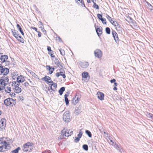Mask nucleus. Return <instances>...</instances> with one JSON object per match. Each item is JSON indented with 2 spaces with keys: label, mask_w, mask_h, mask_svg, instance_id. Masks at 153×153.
Returning a JSON list of instances; mask_svg holds the SVG:
<instances>
[{
  "label": "nucleus",
  "mask_w": 153,
  "mask_h": 153,
  "mask_svg": "<svg viewBox=\"0 0 153 153\" xmlns=\"http://www.w3.org/2000/svg\"><path fill=\"white\" fill-rule=\"evenodd\" d=\"M105 31L108 34H110L111 33V30L109 27H107L105 28Z\"/></svg>",
  "instance_id": "nucleus-35"
},
{
  "label": "nucleus",
  "mask_w": 153,
  "mask_h": 153,
  "mask_svg": "<svg viewBox=\"0 0 153 153\" xmlns=\"http://www.w3.org/2000/svg\"><path fill=\"white\" fill-rule=\"evenodd\" d=\"M81 108L82 106L81 105H79L78 107H76L75 111V114L76 115H78L82 112Z\"/></svg>",
  "instance_id": "nucleus-20"
},
{
  "label": "nucleus",
  "mask_w": 153,
  "mask_h": 153,
  "mask_svg": "<svg viewBox=\"0 0 153 153\" xmlns=\"http://www.w3.org/2000/svg\"><path fill=\"white\" fill-rule=\"evenodd\" d=\"M75 2L78 5H81L82 7H85L86 9H88L85 6L84 1L83 0H75Z\"/></svg>",
  "instance_id": "nucleus-13"
},
{
  "label": "nucleus",
  "mask_w": 153,
  "mask_h": 153,
  "mask_svg": "<svg viewBox=\"0 0 153 153\" xmlns=\"http://www.w3.org/2000/svg\"><path fill=\"white\" fill-rule=\"evenodd\" d=\"M47 50L48 52L51 51V47L50 46H48Z\"/></svg>",
  "instance_id": "nucleus-55"
},
{
  "label": "nucleus",
  "mask_w": 153,
  "mask_h": 153,
  "mask_svg": "<svg viewBox=\"0 0 153 153\" xmlns=\"http://www.w3.org/2000/svg\"><path fill=\"white\" fill-rule=\"evenodd\" d=\"M48 76H45L44 77L42 78V80L45 82L47 84L49 82L48 78Z\"/></svg>",
  "instance_id": "nucleus-34"
},
{
  "label": "nucleus",
  "mask_w": 153,
  "mask_h": 153,
  "mask_svg": "<svg viewBox=\"0 0 153 153\" xmlns=\"http://www.w3.org/2000/svg\"><path fill=\"white\" fill-rule=\"evenodd\" d=\"M19 85L20 83H17L15 84V85H14V86L15 87V88H17V87H19Z\"/></svg>",
  "instance_id": "nucleus-62"
},
{
  "label": "nucleus",
  "mask_w": 153,
  "mask_h": 153,
  "mask_svg": "<svg viewBox=\"0 0 153 153\" xmlns=\"http://www.w3.org/2000/svg\"><path fill=\"white\" fill-rule=\"evenodd\" d=\"M6 124V120L5 118H2L0 121V128L1 129H5Z\"/></svg>",
  "instance_id": "nucleus-7"
},
{
  "label": "nucleus",
  "mask_w": 153,
  "mask_h": 153,
  "mask_svg": "<svg viewBox=\"0 0 153 153\" xmlns=\"http://www.w3.org/2000/svg\"><path fill=\"white\" fill-rule=\"evenodd\" d=\"M49 85L50 86L49 87H50V89L52 91H56V89H53L52 88V86H51V84H49Z\"/></svg>",
  "instance_id": "nucleus-47"
},
{
  "label": "nucleus",
  "mask_w": 153,
  "mask_h": 153,
  "mask_svg": "<svg viewBox=\"0 0 153 153\" xmlns=\"http://www.w3.org/2000/svg\"><path fill=\"white\" fill-rule=\"evenodd\" d=\"M10 95L12 97H15L16 94L14 93L11 92L10 93Z\"/></svg>",
  "instance_id": "nucleus-50"
},
{
  "label": "nucleus",
  "mask_w": 153,
  "mask_h": 153,
  "mask_svg": "<svg viewBox=\"0 0 153 153\" xmlns=\"http://www.w3.org/2000/svg\"><path fill=\"white\" fill-rule=\"evenodd\" d=\"M31 29H33V30H35L36 32H38V31L37 30V29L36 27H32V26L31 27Z\"/></svg>",
  "instance_id": "nucleus-53"
},
{
  "label": "nucleus",
  "mask_w": 153,
  "mask_h": 153,
  "mask_svg": "<svg viewBox=\"0 0 153 153\" xmlns=\"http://www.w3.org/2000/svg\"><path fill=\"white\" fill-rule=\"evenodd\" d=\"M106 17L109 21L110 23L113 25L116 23V21H113L112 18L108 15L107 14Z\"/></svg>",
  "instance_id": "nucleus-25"
},
{
  "label": "nucleus",
  "mask_w": 153,
  "mask_h": 153,
  "mask_svg": "<svg viewBox=\"0 0 153 153\" xmlns=\"http://www.w3.org/2000/svg\"><path fill=\"white\" fill-rule=\"evenodd\" d=\"M53 83H54V82H53L51 80L50 81H49L48 83H47V84H53Z\"/></svg>",
  "instance_id": "nucleus-56"
},
{
  "label": "nucleus",
  "mask_w": 153,
  "mask_h": 153,
  "mask_svg": "<svg viewBox=\"0 0 153 153\" xmlns=\"http://www.w3.org/2000/svg\"><path fill=\"white\" fill-rule=\"evenodd\" d=\"M4 148L5 149L6 151L10 149V145H6L4 146Z\"/></svg>",
  "instance_id": "nucleus-40"
},
{
  "label": "nucleus",
  "mask_w": 153,
  "mask_h": 153,
  "mask_svg": "<svg viewBox=\"0 0 153 153\" xmlns=\"http://www.w3.org/2000/svg\"><path fill=\"white\" fill-rule=\"evenodd\" d=\"M47 69L49 71V74H50L53 73L55 70V68L52 67L50 65H48L46 66Z\"/></svg>",
  "instance_id": "nucleus-21"
},
{
  "label": "nucleus",
  "mask_w": 153,
  "mask_h": 153,
  "mask_svg": "<svg viewBox=\"0 0 153 153\" xmlns=\"http://www.w3.org/2000/svg\"><path fill=\"white\" fill-rule=\"evenodd\" d=\"M6 88L8 90L9 92H8L6 90H5L4 91L5 92L9 93H10V92L11 91V88L10 87H7Z\"/></svg>",
  "instance_id": "nucleus-41"
},
{
  "label": "nucleus",
  "mask_w": 153,
  "mask_h": 153,
  "mask_svg": "<svg viewBox=\"0 0 153 153\" xmlns=\"http://www.w3.org/2000/svg\"><path fill=\"white\" fill-rule=\"evenodd\" d=\"M112 35L113 37L114 38V39L116 43H118L119 39L118 36V34L114 30H113L112 31Z\"/></svg>",
  "instance_id": "nucleus-8"
},
{
  "label": "nucleus",
  "mask_w": 153,
  "mask_h": 153,
  "mask_svg": "<svg viewBox=\"0 0 153 153\" xmlns=\"http://www.w3.org/2000/svg\"><path fill=\"white\" fill-rule=\"evenodd\" d=\"M102 27L96 28V31L98 36L99 37H100L102 33Z\"/></svg>",
  "instance_id": "nucleus-19"
},
{
  "label": "nucleus",
  "mask_w": 153,
  "mask_h": 153,
  "mask_svg": "<svg viewBox=\"0 0 153 153\" xmlns=\"http://www.w3.org/2000/svg\"><path fill=\"white\" fill-rule=\"evenodd\" d=\"M45 152V153H51V152L50 151V150H48L47 151H44Z\"/></svg>",
  "instance_id": "nucleus-64"
},
{
  "label": "nucleus",
  "mask_w": 153,
  "mask_h": 153,
  "mask_svg": "<svg viewBox=\"0 0 153 153\" xmlns=\"http://www.w3.org/2000/svg\"><path fill=\"white\" fill-rule=\"evenodd\" d=\"M16 27L17 29L21 33L22 35V36H24V32L20 25L19 24H17L16 25Z\"/></svg>",
  "instance_id": "nucleus-26"
},
{
  "label": "nucleus",
  "mask_w": 153,
  "mask_h": 153,
  "mask_svg": "<svg viewBox=\"0 0 153 153\" xmlns=\"http://www.w3.org/2000/svg\"><path fill=\"white\" fill-rule=\"evenodd\" d=\"M79 97H77L76 99V97H73L72 100V103L73 104L75 105L79 101Z\"/></svg>",
  "instance_id": "nucleus-27"
},
{
  "label": "nucleus",
  "mask_w": 153,
  "mask_h": 153,
  "mask_svg": "<svg viewBox=\"0 0 153 153\" xmlns=\"http://www.w3.org/2000/svg\"><path fill=\"white\" fill-rule=\"evenodd\" d=\"M85 133L90 138L92 137V134L91 132L89 130H86Z\"/></svg>",
  "instance_id": "nucleus-33"
},
{
  "label": "nucleus",
  "mask_w": 153,
  "mask_h": 153,
  "mask_svg": "<svg viewBox=\"0 0 153 153\" xmlns=\"http://www.w3.org/2000/svg\"><path fill=\"white\" fill-rule=\"evenodd\" d=\"M24 85L26 87L27 86L29 85V83L27 82H25L24 84Z\"/></svg>",
  "instance_id": "nucleus-59"
},
{
  "label": "nucleus",
  "mask_w": 153,
  "mask_h": 153,
  "mask_svg": "<svg viewBox=\"0 0 153 153\" xmlns=\"http://www.w3.org/2000/svg\"><path fill=\"white\" fill-rule=\"evenodd\" d=\"M93 7L97 10L99 9V6L95 2L93 3Z\"/></svg>",
  "instance_id": "nucleus-39"
},
{
  "label": "nucleus",
  "mask_w": 153,
  "mask_h": 153,
  "mask_svg": "<svg viewBox=\"0 0 153 153\" xmlns=\"http://www.w3.org/2000/svg\"><path fill=\"white\" fill-rule=\"evenodd\" d=\"M59 51L60 52V53L61 54L62 56H64L65 55V52L64 50L60 48V49H59Z\"/></svg>",
  "instance_id": "nucleus-38"
},
{
  "label": "nucleus",
  "mask_w": 153,
  "mask_h": 153,
  "mask_svg": "<svg viewBox=\"0 0 153 153\" xmlns=\"http://www.w3.org/2000/svg\"><path fill=\"white\" fill-rule=\"evenodd\" d=\"M70 94V91H67L64 95V100L65 102L66 105H68L69 104V100L68 98V97L69 96Z\"/></svg>",
  "instance_id": "nucleus-14"
},
{
  "label": "nucleus",
  "mask_w": 153,
  "mask_h": 153,
  "mask_svg": "<svg viewBox=\"0 0 153 153\" xmlns=\"http://www.w3.org/2000/svg\"><path fill=\"white\" fill-rule=\"evenodd\" d=\"M25 80V79L24 78L23 75H21L17 78V81L18 83H22L24 82Z\"/></svg>",
  "instance_id": "nucleus-15"
},
{
  "label": "nucleus",
  "mask_w": 153,
  "mask_h": 153,
  "mask_svg": "<svg viewBox=\"0 0 153 153\" xmlns=\"http://www.w3.org/2000/svg\"><path fill=\"white\" fill-rule=\"evenodd\" d=\"M112 145L114 146V147L116 149L117 148V147L118 146L117 144H116V143H114L113 144H112Z\"/></svg>",
  "instance_id": "nucleus-54"
},
{
  "label": "nucleus",
  "mask_w": 153,
  "mask_h": 153,
  "mask_svg": "<svg viewBox=\"0 0 153 153\" xmlns=\"http://www.w3.org/2000/svg\"><path fill=\"white\" fill-rule=\"evenodd\" d=\"M102 21V23L104 24H106L107 23L106 21V19L104 18H103L101 20Z\"/></svg>",
  "instance_id": "nucleus-44"
},
{
  "label": "nucleus",
  "mask_w": 153,
  "mask_h": 153,
  "mask_svg": "<svg viewBox=\"0 0 153 153\" xmlns=\"http://www.w3.org/2000/svg\"><path fill=\"white\" fill-rule=\"evenodd\" d=\"M9 99L10 97H9L5 99L4 101V104L7 106H13V103Z\"/></svg>",
  "instance_id": "nucleus-12"
},
{
  "label": "nucleus",
  "mask_w": 153,
  "mask_h": 153,
  "mask_svg": "<svg viewBox=\"0 0 153 153\" xmlns=\"http://www.w3.org/2000/svg\"><path fill=\"white\" fill-rule=\"evenodd\" d=\"M83 149L86 151H87L88 150V146L87 144H84L82 146Z\"/></svg>",
  "instance_id": "nucleus-36"
},
{
  "label": "nucleus",
  "mask_w": 153,
  "mask_h": 153,
  "mask_svg": "<svg viewBox=\"0 0 153 153\" xmlns=\"http://www.w3.org/2000/svg\"><path fill=\"white\" fill-rule=\"evenodd\" d=\"M82 75L83 78L86 79H88V80L90 79V76L88 72L84 71L82 73Z\"/></svg>",
  "instance_id": "nucleus-16"
},
{
  "label": "nucleus",
  "mask_w": 153,
  "mask_h": 153,
  "mask_svg": "<svg viewBox=\"0 0 153 153\" xmlns=\"http://www.w3.org/2000/svg\"><path fill=\"white\" fill-rule=\"evenodd\" d=\"M145 2L148 5L147 8L153 13V6L147 1L145 0Z\"/></svg>",
  "instance_id": "nucleus-24"
},
{
  "label": "nucleus",
  "mask_w": 153,
  "mask_h": 153,
  "mask_svg": "<svg viewBox=\"0 0 153 153\" xmlns=\"http://www.w3.org/2000/svg\"><path fill=\"white\" fill-rule=\"evenodd\" d=\"M80 65L81 67L83 68H86L89 65V64L88 62H81Z\"/></svg>",
  "instance_id": "nucleus-23"
},
{
  "label": "nucleus",
  "mask_w": 153,
  "mask_h": 153,
  "mask_svg": "<svg viewBox=\"0 0 153 153\" xmlns=\"http://www.w3.org/2000/svg\"><path fill=\"white\" fill-rule=\"evenodd\" d=\"M82 134V131L81 129L80 130L79 134H77V137H75V139L74 140V141L75 143H77L79 141L80 139L81 138Z\"/></svg>",
  "instance_id": "nucleus-10"
},
{
  "label": "nucleus",
  "mask_w": 153,
  "mask_h": 153,
  "mask_svg": "<svg viewBox=\"0 0 153 153\" xmlns=\"http://www.w3.org/2000/svg\"><path fill=\"white\" fill-rule=\"evenodd\" d=\"M65 90V87H61L58 91V92L60 95H62L63 92Z\"/></svg>",
  "instance_id": "nucleus-28"
},
{
  "label": "nucleus",
  "mask_w": 153,
  "mask_h": 153,
  "mask_svg": "<svg viewBox=\"0 0 153 153\" xmlns=\"http://www.w3.org/2000/svg\"><path fill=\"white\" fill-rule=\"evenodd\" d=\"M33 144L32 143H30L29 142L25 143L24 144L23 147L24 148L23 150L24 152H30L32 148H30V146Z\"/></svg>",
  "instance_id": "nucleus-2"
},
{
  "label": "nucleus",
  "mask_w": 153,
  "mask_h": 153,
  "mask_svg": "<svg viewBox=\"0 0 153 153\" xmlns=\"http://www.w3.org/2000/svg\"><path fill=\"white\" fill-rule=\"evenodd\" d=\"M9 72L8 68H5L2 65H0V75H3V76H6Z\"/></svg>",
  "instance_id": "nucleus-1"
},
{
  "label": "nucleus",
  "mask_w": 153,
  "mask_h": 153,
  "mask_svg": "<svg viewBox=\"0 0 153 153\" xmlns=\"http://www.w3.org/2000/svg\"><path fill=\"white\" fill-rule=\"evenodd\" d=\"M16 39L18 41L22 43H24V40L23 38L21 36H19V35H18V38Z\"/></svg>",
  "instance_id": "nucleus-32"
},
{
  "label": "nucleus",
  "mask_w": 153,
  "mask_h": 153,
  "mask_svg": "<svg viewBox=\"0 0 153 153\" xmlns=\"http://www.w3.org/2000/svg\"><path fill=\"white\" fill-rule=\"evenodd\" d=\"M52 60L53 61L55 64L56 65L59 63V60L57 58H55L54 59H52Z\"/></svg>",
  "instance_id": "nucleus-30"
},
{
  "label": "nucleus",
  "mask_w": 153,
  "mask_h": 153,
  "mask_svg": "<svg viewBox=\"0 0 153 153\" xmlns=\"http://www.w3.org/2000/svg\"><path fill=\"white\" fill-rule=\"evenodd\" d=\"M95 56L98 58H100L102 56V53L100 49H96L94 52Z\"/></svg>",
  "instance_id": "nucleus-11"
},
{
  "label": "nucleus",
  "mask_w": 153,
  "mask_h": 153,
  "mask_svg": "<svg viewBox=\"0 0 153 153\" xmlns=\"http://www.w3.org/2000/svg\"><path fill=\"white\" fill-rule=\"evenodd\" d=\"M17 82V81H16L12 82V86H14L13 85V84H14V85H15L16 84V82Z\"/></svg>",
  "instance_id": "nucleus-61"
},
{
  "label": "nucleus",
  "mask_w": 153,
  "mask_h": 153,
  "mask_svg": "<svg viewBox=\"0 0 153 153\" xmlns=\"http://www.w3.org/2000/svg\"><path fill=\"white\" fill-rule=\"evenodd\" d=\"M58 38V39L59 40V42H62V40L60 38V37L59 36H58L57 37Z\"/></svg>",
  "instance_id": "nucleus-58"
},
{
  "label": "nucleus",
  "mask_w": 153,
  "mask_h": 153,
  "mask_svg": "<svg viewBox=\"0 0 153 153\" xmlns=\"http://www.w3.org/2000/svg\"><path fill=\"white\" fill-rule=\"evenodd\" d=\"M9 79L8 77L3 76L0 78V85H2L4 82H8Z\"/></svg>",
  "instance_id": "nucleus-9"
},
{
  "label": "nucleus",
  "mask_w": 153,
  "mask_h": 153,
  "mask_svg": "<svg viewBox=\"0 0 153 153\" xmlns=\"http://www.w3.org/2000/svg\"><path fill=\"white\" fill-rule=\"evenodd\" d=\"M63 120L66 123H68L71 121V119L70 118L69 111H67L64 113L63 115Z\"/></svg>",
  "instance_id": "nucleus-3"
},
{
  "label": "nucleus",
  "mask_w": 153,
  "mask_h": 153,
  "mask_svg": "<svg viewBox=\"0 0 153 153\" xmlns=\"http://www.w3.org/2000/svg\"><path fill=\"white\" fill-rule=\"evenodd\" d=\"M147 115L149 118H150L152 119V117H153V114H152L149 113H147Z\"/></svg>",
  "instance_id": "nucleus-45"
},
{
  "label": "nucleus",
  "mask_w": 153,
  "mask_h": 153,
  "mask_svg": "<svg viewBox=\"0 0 153 153\" xmlns=\"http://www.w3.org/2000/svg\"><path fill=\"white\" fill-rule=\"evenodd\" d=\"M4 146H0V152H4L6 151L5 150H3Z\"/></svg>",
  "instance_id": "nucleus-46"
},
{
  "label": "nucleus",
  "mask_w": 153,
  "mask_h": 153,
  "mask_svg": "<svg viewBox=\"0 0 153 153\" xmlns=\"http://www.w3.org/2000/svg\"><path fill=\"white\" fill-rule=\"evenodd\" d=\"M1 144H3V145H2L1 146H3L4 147V146H5L6 145H10V144H9V143L7 142L6 141V140H4V141H2L1 142Z\"/></svg>",
  "instance_id": "nucleus-37"
},
{
  "label": "nucleus",
  "mask_w": 153,
  "mask_h": 153,
  "mask_svg": "<svg viewBox=\"0 0 153 153\" xmlns=\"http://www.w3.org/2000/svg\"><path fill=\"white\" fill-rule=\"evenodd\" d=\"M8 59V56L6 55H1L0 58L2 63L6 62Z\"/></svg>",
  "instance_id": "nucleus-17"
},
{
  "label": "nucleus",
  "mask_w": 153,
  "mask_h": 153,
  "mask_svg": "<svg viewBox=\"0 0 153 153\" xmlns=\"http://www.w3.org/2000/svg\"><path fill=\"white\" fill-rule=\"evenodd\" d=\"M97 98L100 100H102L104 99V94L102 92L98 91L97 92Z\"/></svg>",
  "instance_id": "nucleus-18"
},
{
  "label": "nucleus",
  "mask_w": 153,
  "mask_h": 153,
  "mask_svg": "<svg viewBox=\"0 0 153 153\" xmlns=\"http://www.w3.org/2000/svg\"><path fill=\"white\" fill-rule=\"evenodd\" d=\"M117 150L119 151L121 153H122V151H121V148L119 146L117 147V148L116 149Z\"/></svg>",
  "instance_id": "nucleus-51"
},
{
  "label": "nucleus",
  "mask_w": 153,
  "mask_h": 153,
  "mask_svg": "<svg viewBox=\"0 0 153 153\" xmlns=\"http://www.w3.org/2000/svg\"><path fill=\"white\" fill-rule=\"evenodd\" d=\"M39 27L40 28H42L43 27H44L43 24L42 22L40 21H39Z\"/></svg>",
  "instance_id": "nucleus-48"
},
{
  "label": "nucleus",
  "mask_w": 153,
  "mask_h": 153,
  "mask_svg": "<svg viewBox=\"0 0 153 153\" xmlns=\"http://www.w3.org/2000/svg\"><path fill=\"white\" fill-rule=\"evenodd\" d=\"M61 133L62 136L68 137L71 135L73 133V131L70 129L68 131L67 129L65 130V128H64L61 131Z\"/></svg>",
  "instance_id": "nucleus-4"
},
{
  "label": "nucleus",
  "mask_w": 153,
  "mask_h": 153,
  "mask_svg": "<svg viewBox=\"0 0 153 153\" xmlns=\"http://www.w3.org/2000/svg\"><path fill=\"white\" fill-rule=\"evenodd\" d=\"M11 31L13 35L14 36V37L16 39H17V38H18V35H19V34L18 33V31L14 29L13 30L12 29H11Z\"/></svg>",
  "instance_id": "nucleus-22"
},
{
  "label": "nucleus",
  "mask_w": 153,
  "mask_h": 153,
  "mask_svg": "<svg viewBox=\"0 0 153 153\" xmlns=\"http://www.w3.org/2000/svg\"><path fill=\"white\" fill-rule=\"evenodd\" d=\"M19 98L22 100H24V98L23 96H19Z\"/></svg>",
  "instance_id": "nucleus-57"
},
{
  "label": "nucleus",
  "mask_w": 153,
  "mask_h": 153,
  "mask_svg": "<svg viewBox=\"0 0 153 153\" xmlns=\"http://www.w3.org/2000/svg\"><path fill=\"white\" fill-rule=\"evenodd\" d=\"M60 72H59L56 73L55 74L56 76L58 77L60 76H61L64 79H65L66 76L65 74L64 70L62 69V68H61L60 69Z\"/></svg>",
  "instance_id": "nucleus-6"
},
{
  "label": "nucleus",
  "mask_w": 153,
  "mask_h": 153,
  "mask_svg": "<svg viewBox=\"0 0 153 153\" xmlns=\"http://www.w3.org/2000/svg\"><path fill=\"white\" fill-rule=\"evenodd\" d=\"M114 26L116 27V29L119 33L121 34H123V31H124V29L122 27L121 25L118 24V22H116Z\"/></svg>",
  "instance_id": "nucleus-5"
},
{
  "label": "nucleus",
  "mask_w": 153,
  "mask_h": 153,
  "mask_svg": "<svg viewBox=\"0 0 153 153\" xmlns=\"http://www.w3.org/2000/svg\"><path fill=\"white\" fill-rule=\"evenodd\" d=\"M21 150V148L18 147L14 150H12L11 152V153H18L19 151Z\"/></svg>",
  "instance_id": "nucleus-29"
},
{
  "label": "nucleus",
  "mask_w": 153,
  "mask_h": 153,
  "mask_svg": "<svg viewBox=\"0 0 153 153\" xmlns=\"http://www.w3.org/2000/svg\"><path fill=\"white\" fill-rule=\"evenodd\" d=\"M13 89L16 90V91H15V92L16 93L18 94L21 93L22 91V89L20 87H17V88H15Z\"/></svg>",
  "instance_id": "nucleus-31"
},
{
  "label": "nucleus",
  "mask_w": 153,
  "mask_h": 153,
  "mask_svg": "<svg viewBox=\"0 0 153 153\" xmlns=\"http://www.w3.org/2000/svg\"><path fill=\"white\" fill-rule=\"evenodd\" d=\"M13 73V74H14V75H15V76H18V73L17 71L14 72Z\"/></svg>",
  "instance_id": "nucleus-63"
},
{
  "label": "nucleus",
  "mask_w": 153,
  "mask_h": 153,
  "mask_svg": "<svg viewBox=\"0 0 153 153\" xmlns=\"http://www.w3.org/2000/svg\"><path fill=\"white\" fill-rule=\"evenodd\" d=\"M64 65V64L62 62H59V63L57 65V66L58 67L60 68L61 67L62 68H63V66Z\"/></svg>",
  "instance_id": "nucleus-43"
},
{
  "label": "nucleus",
  "mask_w": 153,
  "mask_h": 153,
  "mask_svg": "<svg viewBox=\"0 0 153 153\" xmlns=\"http://www.w3.org/2000/svg\"><path fill=\"white\" fill-rule=\"evenodd\" d=\"M38 33V36L39 37H40L41 36V33L39 31H38V32H37Z\"/></svg>",
  "instance_id": "nucleus-60"
},
{
  "label": "nucleus",
  "mask_w": 153,
  "mask_h": 153,
  "mask_svg": "<svg viewBox=\"0 0 153 153\" xmlns=\"http://www.w3.org/2000/svg\"><path fill=\"white\" fill-rule=\"evenodd\" d=\"M51 86H53V87L54 88L53 89H56L57 87V84L56 83H53V84H51Z\"/></svg>",
  "instance_id": "nucleus-49"
},
{
  "label": "nucleus",
  "mask_w": 153,
  "mask_h": 153,
  "mask_svg": "<svg viewBox=\"0 0 153 153\" xmlns=\"http://www.w3.org/2000/svg\"><path fill=\"white\" fill-rule=\"evenodd\" d=\"M97 16L98 19L100 20H101L103 18L102 14H97Z\"/></svg>",
  "instance_id": "nucleus-42"
},
{
  "label": "nucleus",
  "mask_w": 153,
  "mask_h": 153,
  "mask_svg": "<svg viewBox=\"0 0 153 153\" xmlns=\"http://www.w3.org/2000/svg\"><path fill=\"white\" fill-rule=\"evenodd\" d=\"M116 81V80L115 79H111L110 80V82L111 83H114V82H115Z\"/></svg>",
  "instance_id": "nucleus-52"
}]
</instances>
